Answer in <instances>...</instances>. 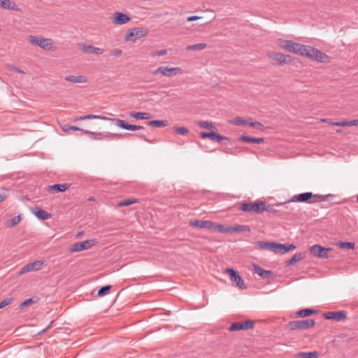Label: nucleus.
<instances>
[{"mask_svg":"<svg viewBox=\"0 0 358 358\" xmlns=\"http://www.w3.org/2000/svg\"><path fill=\"white\" fill-rule=\"evenodd\" d=\"M336 132H337V133H341V132H342V131H341V130H337V131H336Z\"/></svg>","mask_w":358,"mask_h":358,"instance_id":"59","label":"nucleus"},{"mask_svg":"<svg viewBox=\"0 0 358 358\" xmlns=\"http://www.w3.org/2000/svg\"><path fill=\"white\" fill-rule=\"evenodd\" d=\"M317 313V310L314 308H303L301 310H299L296 311L294 314L295 317H309L313 314H315Z\"/></svg>","mask_w":358,"mask_h":358,"instance_id":"23","label":"nucleus"},{"mask_svg":"<svg viewBox=\"0 0 358 358\" xmlns=\"http://www.w3.org/2000/svg\"><path fill=\"white\" fill-rule=\"evenodd\" d=\"M266 57L275 65L280 66L285 64H290L292 61V57L291 55L274 50L268 51L266 53Z\"/></svg>","mask_w":358,"mask_h":358,"instance_id":"6","label":"nucleus"},{"mask_svg":"<svg viewBox=\"0 0 358 358\" xmlns=\"http://www.w3.org/2000/svg\"><path fill=\"white\" fill-rule=\"evenodd\" d=\"M329 124L330 125H333V126H339L341 127V122H329Z\"/></svg>","mask_w":358,"mask_h":358,"instance_id":"54","label":"nucleus"},{"mask_svg":"<svg viewBox=\"0 0 358 358\" xmlns=\"http://www.w3.org/2000/svg\"><path fill=\"white\" fill-rule=\"evenodd\" d=\"M60 127H61L62 130L65 133H67L70 130H72V131H80L83 134H87V135H93L94 136L96 134L93 132H91L89 130L83 129L79 128L76 126H69V125L64 124V125H61Z\"/></svg>","mask_w":358,"mask_h":358,"instance_id":"24","label":"nucleus"},{"mask_svg":"<svg viewBox=\"0 0 358 358\" xmlns=\"http://www.w3.org/2000/svg\"><path fill=\"white\" fill-rule=\"evenodd\" d=\"M31 212L36 215V217L41 220H45L51 218L52 215L50 213L41 208L40 207H35L31 209Z\"/></svg>","mask_w":358,"mask_h":358,"instance_id":"18","label":"nucleus"},{"mask_svg":"<svg viewBox=\"0 0 358 358\" xmlns=\"http://www.w3.org/2000/svg\"><path fill=\"white\" fill-rule=\"evenodd\" d=\"M296 245L294 244H282L277 243L275 253L285 254L286 252L294 250Z\"/></svg>","mask_w":358,"mask_h":358,"instance_id":"22","label":"nucleus"},{"mask_svg":"<svg viewBox=\"0 0 358 358\" xmlns=\"http://www.w3.org/2000/svg\"><path fill=\"white\" fill-rule=\"evenodd\" d=\"M92 119L109 120L110 122H113L116 127L123 129L129 130V131H136V130L143 129V127L139 126V125L129 124L126 121L121 120V119H112V118H109V117H107L105 116L96 115H87L79 116V117H76L73 120V122H78V121L85 120H92Z\"/></svg>","mask_w":358,"mask_h":358,"instance_id":"2","label":"nucleus"},{"mask_svg":"<svg viewBox=\"0 0 358 358\" xmlns=\"http://www.w3.org/2000/svg\"><path fill=\"white\" fill-rule=\"evenodd\" d=\"M249 125L250 127H260L261 126V124L259 123V122H250L249 124Z\"/></svg>","mask_w":358,"mask_h":358,"instance_id":"53","label":"nucleus"},{"mask_svg":"<svg viewBox=\"0 0 358 358\" xmlns=\"http://www.w3.org/2000/svg\"><path fill=\"white\" fill-rule=\"evenodd\" d=\"M110 20L113 24L121 26L129 23L131 21V17L127 13L116 11L113 13Z\"/></svg>","mask_w":358,"mask_h":358,"instance_id":"12","label":"nucleus"},{"mask_svg":"<svg viewBox=\"0 0 358 358\" xmlns=\"http://www.w3.org/2000/svg\"><path fill=\"white\" fill-rule=\"evenodd\" d=\"M348 313L345 310L329 311L323 314L325 320H331L336 322L344 321L347 318Z\"/></svg>","mask_w":358,"mask_h":358,"instance_id":"14","label":"nucleus"},{"mask_svg":"<svg viewBox=\"0 0 358 358\" xmlns=\"http://www.w3.org/2000/svg\"><path fill=\"white\" fill-rule=\"evenodd\" d=\"M9 192L7 189L0 190V201H3L8 198Z\"/></svg>","mask_w":358,"mask_h":358,"instance_id":"43","label":"nucleus"},{"mask_svg":"<svg viewBox=\"0 0 358 358\" xmlns=\"http://www.w3.org/2000/svg\"><path fill=\"white\" fill-rule=\"evenodd\" d=\"M255 244L259 247L261 250H267L269 251L274 252L276 250V245L275 242H266V241H257Z\"/></svg>","mask_w":358,"mask_h":358,"instance_id":"20","label":"nucleus"},{"mask_svg":"<svg viewBox=\"0 0 358 358\" xmlns=\"http://www.w3.org/2000/svg\"><path fill=\"white\" fill-rule=\"evenodd\" d=\"M225 271L229 275L231 280L235 283L238 288L241 289H245L247 288L243 278L236 270L234 268H228L225 270Z\"/></svg>","mask_w":358,"mask_h":358,"instance_id":"13","label":"nucleus"},{"mask_svg":"<svg viewBox=\"0 0 358 358\" xmlns=\"http://www.w3.org/2000/svg\"><path fill=\"white\" fill-rule=\"evenodd\" d=\"M254 272L260 276L262 279H270L273 277V273L271 271H267L262 268L257 264H252Z\"/></svg>","mask_w":358,"mask_h":358,"instance_id":"16","label":"nucleus"},{"mask_svg":"<svg viewBox=\"0 0 358 358\" xmlns=\"http://www.w3.org/2000/svg\"><path fill=\"white\" fill-rule=\"evenodd\" d=\"M126 201L129 202V201H131V200H129V199H128V200H127Z\"/></svg>","mask_w":358,"mask_h":358,"instance_id":"60","label":"nucleus"},{"mask_svg":"<svg viewBox=\"0 0 358 358\" xmlns=\"http://www.w3.org/2000/svg\"><path fill=\"white\" fill-rule=\"evenodd\" d=\"M94 245L93 240H87L82 242L76 243L72 245L71 252L81 251L91 248Z\"/></svg>","mask_w":358,"mask_h":358,"instance_id":"17","label":"nucleus"},{"mask_svg":"<svg viewBox=\"0 0 358 358\" xmlns=\"http://www.w3.org/2000/svg\"><path fill=\"white\" fill-rule=\"evenodd\" d=\"M283 203H284L280 202V203H277L275 205H276V206H279V205H281V204H283Z\"/></svg>","mask_w":358,"mask_h":358,"instance_id":"58","label":"nucleus"},{"mask_svg":"<svg viewBox=\"0 0 358 358\" xmlns=\"http://www.w3.org/2000/svg\"><path fill=\"white\" fill-rule=\"evenodd\" d=\"M333 251L331 248H324L318 244H315L310 248V254L318 258L329 259L333 256L330 254Z\"/></svg>","mask_w":358,"mask_h":358,"instance_id":"8","label":"nucleus"},{"mask_svg":"<svg viewBox=\"0 0 358 358\" xmlns=\"http://www.w3.org/2000/svg\"><path fill=\"white\" fill-rule=\"evenodd\" d=\"M341 127H350V121H341Z\"/></svg>","mask_w":358,"mask_h":358,"instance_id":"50","label":"nucleus"},{"mask_svg":"<svg viewBox=\"0 0 358 358\" xmlns=\"http://www.w3.org/2000/svg\"><path fill=\"white\" fill-rule=\"evenodd\" d=\"M33 266H34V264H31V263L27 264L24 267L22 268L20 273H24L25 272H28V271H31L34 270Z\"/></svg>","mask_w":358,"mask_h":358,"instance_id":"47","label":"nucleus"},{"mask_svg":"<svg viewBox=\"0 0 358 358\" xmlns=\"http://www.w3.org/2000/svg\"><path fill=\"white\" fill-rule=\"evenodd\" d=\"M350 127L358 126V120H350Z\"/></svg>","mask_w":358,"mask_h":358,"instance_id":"52","label":"nucleus"},{"mask_svg":"<svg viewBox=\"0 0 358 358\" xmlns=\"http://www.w3.org/2000/svg\"><path fill=\"white\" fill-rule=\"evenodd\" d=\"M312 197H315L317 199H320L321 201H326L329 199H334L335 196L331 194H327V195H313L311 192H306L300 194L296 196H294V199L296 201H294L293 199L290 200V201H306L311 199Z\"/></svg>","mask_w":358,"mask_h":358,"instance_id":"11","label":"nucleus"},{"mask_svg":"<svg viewBox=\"0 0 358 358\" xmlns=\"http://www.w3.org/2000/svg\"><path fill=\"white\" fill-rule=\"evenodd\" d=\"M357 201H358V196H357Z\"/></svg>","mask_w":358,"mask_h":358,"instance_id":"61","label":"nucleus"},{"mask_svg":"<svg viewBox=\"0 0 358 358\" xmlns=\"http://www.w3.org/2000/svg\"><path fill=\"white\" fill-rule=\"evenodd\" d=\"M133 203H118V206H129L131 204H132Z\"/></svg>","mask_w":358,"mask_h":358,"instance_id":"55","label":"nucleus"},{"mask_svg":"<svg viewBox=\"0 0 358 358\" xmlns=\"http://www.w3.org/2000/svg\"><path fill=\"white\" fill-rule=\"evenodd\" d=\"M244 330L252 329L255 326V321L253 320H245L243 321Z\"/></svg>","mask_w":358,"mask_h":358,"instance_id":"42","label":"nucleus"},{"mask_svg":"<svg viewBox=\"0 0 358 358\" xmlns=\"http://www.w3.org/2000/svg\"><path fill=\"white\" fill-rule=\"evenodd\" d=\"M315 321L313 319H307L303 320L290 321L287 324V328L291 331L306 330L314 327Z\"/></svg>","mask_w":358,"mask_h":358,"instance_id":"7","label":"nucleus"},{"mask_svg":"<svg viewBox=\"0 0 358 358\" xmlns=\"http://www.w3.org/2000/svg\"><path fill=\"white\" fill-rule=\"evenodd\" d=\"M173 131H174V134H178V135H186L189 132V130L186 127H180L174 128Z\"/></svg>","mask_w":358,"mask_h":358,"instance_id":"40","label":"nucleus"},{"mask_svg":"<svg viewBox=\"0 0 358 358\" xmlns=\"http://www.w3.org/2000/svg\"><path fill=\"white\" fill-rule=\"evenodd\" d=\"M69 187L66 184H57L48 187L47 189L49 192H64Z\"/></svg>","mask_w":358,"mask_h":358,"instance_id":"28","label":"nucleus"},{"mask_svg":"<svg viewBox=\"0 0 358 358\" xmlns=\"http://www.w3.org/2000/svg\"><path fill=\"white\" fill-rule=\"evenodd\" d=\"M12 301H13L12 298L5 299L4 300H3L2 301L0 302V308H3L6 307V306L10 304Z\"/></svg>","mask_w":358,"mask_h":358,"instance_id":"46","label":"nucleus"},{"mask_svg":"<svg viewBox=\"0 0 358 358\" xmlns=\"http://www.w3.org/2000/svg\"><path fill=\"white\" fill-rule=\"evenodd\" d=\"M266 204V203H243L239 207V210L244 212H255L260 213L263 212V208H260L261 206Z\"/></svg>","mask_w":358,"mask_h":358,"instance_id":"15","label":"nucleus"},{"mask_svg":"<svg viewBox=\"0 0 358 358\" xmlns=\"http://www.w3.org/2000/svg\"><path fill=\"white\" fill-rule=\"evenodd\" d=\"M207 47L206 43H196L194 45H188L186 49L189 51L192 50H202L205 49Z\"/></svg>","mask_w":358,"mask_h":358,"instance_id":"33","label":"nucleus"},{"mask_svg":"<svg viewBox=\"0 0 358 358\" xmlns=\"http://www.w3.org/2000/svg\"><path fill=\"white\" fill-rule=\"evenodd\" d=\"M200 136L203 138H209L212 141H215L217 142H220L222 140H227L229 141V138L224 136H221L219 134L215 133V132H201L200 134Z\"/></svg>","mask_w":358,"mask_h":358,"instance_id":"19","label":"nucleus"},{"mask_svg":"<svg viewBox=\"0 0 358 358\" xmlns=\"http://www.w3.org/2000/svg\"><path fill=\"white\" fill-rule=\"evenodd\" d=\"M180 66H160L153 71V75L165 78L180 76L184 74Z\"/></svg>","mask_w":358,"mask_h":358,"instance_id":"5","label":"nucleus"},{"mask_svg":"<svg viewBox=\"0 0 358 358\" xmlns=\"http://www.w3.org/2000/svg\"><path fill=\"white\" fill-rule=\"evenodd\" d=\"M239 140L245 142L249 143H262L264 142V138H251L247 136H242L240 137Z\"/></svg>","mask_w":358,"mask_h":358,"instance_id":"32","label":"nucleus"},{"mask_svg":"<svg viewBox=\"0 0 358 358\" xmlns=\"http://www.w3.org/2000/svg\"><path fill=\"white\" fill-rule=\"evenodd\" d=\"M129 116L132 118L138 120H148L150 118V115L148 113L144 112H133L129 114Z\"/></svg>","mask_w":358,"mask_h":358,"instance_id":"29","label":"nucleus"},{"mask_svg":"<svg viewBox=\"0 0 358 358\" xmlns=\"http://www.w3.org/2000/svg\"><path fill=\"white\" fill-rule=\"evenodd\" d=\"M148 124L156 127H166L169 124L166 120H152L148 122Z\"/></svg>","mask_w":358,"mask_h":358,"instance_id":"34","label":"nucleus"},{"mask_svg":"<svg viewBox=\"0 0 358 358\" xmlns=\"http://www.w3.org/2000/svg\"><path fill=\"white\" fill-rule=\"evenodd\" d=\"M218 231L222 234L250 232V227L248 225L236 224L234 226L225 227L223 224L217 227Z\"/></svg>","mask_w":358,"mask_h":358,"instance_id":"9","label":"nucleus"},{"mask_svg":"<svg viewBox=\"0 0 358 358\" xmlns=\"http://www.w3.org/2000/svg\"><path fill=\"white\" fill-rule=\"evenodd\" d=\"M276 43L280 49L303 57L323 64H327L331 62V57L329 55L313 46L284 38H278Z\"/></svg>","mask_w":358,"mask_h":358,"instance_id":"1","label":"nucleus"},{"mask_svg":"<svg viewBox=\"0 0 358 358\" xmlns=\"http://www.w3.org/2000/svg\"><path fill=\"white\" fill-rule=\"evenodd\" d=\"M319 355L316 351L308 352H299L296 355V358H318Z\"/></svg>","mask_w":358,"mask_h":358,"instance_id":"31","label":"nucleus"},{"mask_svg":"<svg viewBox=\"0 0 358 358\" xmlns=\"http://www.w3.org/2000/svg\"><path fill=\"white\" fill-rule=\"evenodd\" d=\"M47 329H48V328L44 329H43V330H42L39 334H42V333L45 332V331H47Z\"/></svg>","mask_w":358,"mask_h":358,"instance_id":"57","label":"nucleus"},{"mask_svg":"<svg viewBox=\"0 0 358 358\" xmlns=\"http://www.w3.org/2000/svg\"><path fill=\"white\" fill-rule=\"evenodd\" d=\"M27 40L31 45L37 46L43 50L53 52L57 50L56 43L51 38L30 35L28 36Z\"/></svg>","mask_w":358,"mask_h":358,"instance_id":"3","label":"nucleus"},{"mask_svg":"<svg viewBox=\"0 0 358 358\" xmlns=\"http://www.w3.org/2000/svg\"><path fill=\"white\" fill-rule=\"evenodd\" d=\"M190 226L199 229H208L213 231H218V226H220V224H216L211 221L208 220H193L189 222Z\"/></svg>","mask_w":358,"mask_h":358,"instance_id":"10","label":"nucleus"},{"mask_svg":"<svg viewBox=\"0 0 358 358\" xmlns=\"http://www.w3.org/2000/svg\"><path fill=\"white\" fill-rule=\"evenodd\" d=\"M148 34V29L145 27H135L129 29L124 40L126 43H136L138 40L145 38Z\"/></svg>","mask_w":358,"mask_h":358,"instance_id":"4","label":"nucleus"},{"mask_svg":"<svg viewBox=\"0 0 358 358\" xmlns=\"http://www.w3.org/2000/svg\"><path fill=\"white\" fill-rule=\"evenodd\" d=\"M337 245L340 248L350 249V250L354 249L355 247V244L352 242L340 241Z\"/></svg>","mask_w":358,"mask_h":358,"instance_id":"38","label":"nucleus"},{"mask_svg":"<svg viewBox=\"0 0 358 358\" xmlns=\"http://www.w3.org/2000/svg\"><path fill=\"white\" fill-rule=\"evenodd\" d=\"M64 80L69 83H79V84L86 83L87 82V77L83 75L67 76L64 78Z\"/></svg>","mask_w":358,"mask_h":358,"instance_id":"21","label":"nucleus"},{"mask_svg":"<svg viewBox=\"0 0 358 358\" xmlns=\"http://www.w3.org/2000/svg\"><path fill=\"white\" fill-rule=\"evenodd\" d=\"M35 302H36V300H34V298L26 299L20 305V308L23 309L24 307L29 306Z\"/></svg>","mask_w":358,"mask_h":358,"instance_id":"41","label":"nucleus"},{"mask_svg":"<svg viewBox=\"0 0 358 358\" xmlns=\"http://www.w3.org/2000/svg\"><path fill=\"white\" fill-rule=\"evenodd\" d=\"M31 264H34V270H39L43 264V262H41V261H36L33 263H31Z\"/></svg>","mask_w":358,"mask_h":358,"instance_id":"48","label":"nucleus"},{"mask_svg":"<svg viewBox=\"0 0 358 358\" xmlns=\"http://www.w3.org/2000/svg\"><path fill=\"white\" fill-rule=\"evenodd\" d=\"M231 123L238 125H244L247 124L246 121L240 117H237L231 122Z\"/></svg>","mask_w":358,"mask_h":358,"instance_id":"45","label":"nucleus"},{"mask_svg":"<svg viewBox=\"0 0 358 358\" xmlns=\"http://www.w3.org/2000/svg\"><path fill=\"white\" fill-rule=\"evenodd\" d=\"M111 288H112V286L110 285L101 287L98 291V296H106V294H108L109 293Z\"/></svg>","mask_w":358,"mask_h":358,"instance_id":"37","label":"nucleus"},{"mask_svg":"<svg viewBox=\"0 0 358 358\" xmlns=\"http://www.w3.org/2000/svg\"><path fill=\"white\" fill-rule=\"evenodd\" d=\"M202 18H203V17H201V16H196V15L190 16V17H187V21L188 22H192V21H196V20H201Z\"/></svg>","mask_w":358,"mask_h":358,"instance_id":"49","label":"nucleus"},{"mask_svg":"<svg viewBox=\"0 0 358 358\" xmlns=\"http://www.w3.org/2000/svg\"><path fill=\"white\" fill-rule=\"evenodd\" d=\"M306 257V255L303 252H299L292 256L291 259L287 260L285 264L287 266L294 265L295 263L303 259Z\"/></svg>","mask_w":358,"mask_h":358,"instance_id":"27","label":"nucleus"},{"mask_svg":"<svg viewBox=\"0 0 358 358\" xmlns=\"http://www.w3.org/2000/svg\"><path fill=\"white\" fill-rule=\"evenodd\" d=\"M230 331H236L239 330H244L243 324L242 322H233L229 327Z\"/></svg>","mask_w":358,"mask_h":358,"instance_id":"35","label":"nucleus"},{"mask_svg":"<svg viewBox=\"0 0 358 358\" xmlns=\"http://www.w3.org/2000/svg\"><path fill=\"white\" fill-rule=\"evenodd\" d=\"M22 218L21 216L19 215L17 216H15L14 217L11 219H8L6 222V226L8 228H12L16 226L18 223L20 222Z\"/></svg>","mask_w":358,"mask_h":358,"instance_id":"30","label":"nucleus"},{"mask_svg":"<svg viewBox=\"0 0 358 358\" xmlns=\"http://www.w3.org/2000/svg\"><path fill=\"white\" fill-rule=\"evenodd\" d=\"M0 8L6 10H17L16 3L11 0H0Z\"/></svg>","mask_w":358,"mask_h":358,"instance_id":"26","label":"nucleus"},{"mask_svg":"<svg viewBox=\"0 0 358 358\" xmlns=\"http://www.w3.org/2000/svg\"><path fill=\"white\" fill-rule=\"evenodd\" d=\"M84 52L92 53L94 55H102L104 52V49L96 48L90 45H85L82 48Z\"/></svg>","mask_w":358,"mask_h":358,"instance_id":"25","label":"nucleus"},{"mask_svg":"<svg viewBox=\"0 0 358 358\" xmlns=\"http://www.w3.org/2000/svg\"><path fill=\"white\" fill-rule=\"evenodd\" d=\"M198 125L203 129H216L215 124L208 121H200L198 122Z\"/></svg>","mask_w":358,"mask_h":358,"instance_id":"36","label":"nucleus"},{"mask_svg":"<svg viewBox=\"0 0 358 358\" xmlns=\"http://www.w3.org/2000/svg\"><path fill=\"white\" fill-rule=\"evenodd\" d=\"M263 211H268V212H270V213H274L275 212L276 210L273 208V205H266V204H264L263 206H260V208H263Z\"/></svg>","mask_w":358,"mask_h":358,"instance_id":"44","label":"nucleus"},{"mask_svg":"<svg viewBox=\"0 0 358 358\" xmlns=\"http://www.w3.org/2000/svg\"><path fill=\"white\" fill-rule=\"evenodd\" d=\"M168 54V50L166 49H162L159 50H155L150 52V56L152 57H164Z\"/></svg>","mask_w":358,"mask_h":358,"instance_id":"39","label":"nucleus"},{"mask_svg":"<svg viewBox=\"0 0 358 358\" xmlns=\"http://www.w3.org/2000/svg\"><path fill=\"white\" fill-rule=\"evenodd\" d=\"M122 51L119 49H115L113 51V55L115 56H119V55H122Z\"/></svg>","mask_w":358,"mask_h":358,"instance_id":"51","label":"nucleus"},{"mask_svg":"<svg viewBox=\"0 0 358 358\" xmlns=\"http://www.w3.org/2000/svg\"><path fill=\"white\" fill-rule=\"evenodd\" d=\"M321 122H327L329 124V122H331V120L329 119H321Z\"/></svg>","mask_w":358,"mask_h":358,"instance_id":"56","label":"nucleus"}]
</instances>
